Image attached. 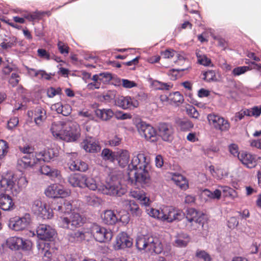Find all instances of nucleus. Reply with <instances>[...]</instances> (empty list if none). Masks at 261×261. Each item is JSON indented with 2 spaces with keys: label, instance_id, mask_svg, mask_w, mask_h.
<instances>
[{
  "label": "nucleus",
  "instance_id": "7c9ffc66",
  "mask_svg": "<svg viewBox=\"0 0 261 261\" xmlns=\"http://www.w3.org/2000/svg\"><path fill=\"white\" fill-rule=\"evenodd\" d=\"M40 172L42 174L46 175L51 179L59 178L60 172L56 169L51 168L48 165H43L40 168Z\"/></svg>",
  "mask_w": 261,
  "mask_h": 261
},
{
  "label": "nucleus",
  "instance_id": "680f3d73",
  "mask_svg": "<svg viewBox=\"0 0 261 261\" xmlns=\"http://www.w3.org/2000/svg\"><path fill=\"white\" fill-rule=\"evenodd\" d=\"M58 47L60 52L62 54L67 55L69 53V47L65 45L63 42L59 41Z\"/></svg>",
  "mask_w": 261,
  "mask_h": 261
},
{
  "label": "nucleus",
  "instance_id": "3c124183",
  "mask_svg": "<svg viewBox=\"0 0 261 261\" xmlns=\"http://www.w3.org/2000/svg\"><path fill=\"white\" fill-rule=\"evenodd\" d=\"M112 79V75L108 72H103L99 74V81L104 84L108 83Z\"/></svg>",
  "mask_w": 261,
  "mask_h": 261
},
{
  "label": "nucleus",
  "instance_id": "9b49d317",
  "mask_svg": "<svg viewBox=\"0 0 261 261\" xmlns=\"http://www.w3.org/2000/svg\"><path fill=\"white\" fill-rule=\"evenodd\" d=\"M7 245L11 250H29L31 248L32 242L28 240H23L20 237H14L7 240Z\"/></svg>",
  "mask_w": 261,
  "mask_h": 261
},
{
  "label": "nucleus",
  "instance_id": "864d4df0",
  "mask_svg": "<svg viewBox=\"0 0 261 261\" xmlns=\"http://www.w3.org/2000/svg\"><path fill=\"white\" fill-rule=\"evenodd\" d=\"M85 187H87L92 190H95L97 188L96 181L94 179L92 178H87L86 177Z\"/></svg>",
  "mask_w": 261,
  "mask_h": 261
},
{
  "label": "nucleus",
  "instance_id": "2eb2a0df",
  "mask_svg": "<svg viewBox=\"0 0 261 261\" xmlns=\"http://www.w3.org/2000/svg\"><path fill=\"white\" fill-rule=\"evenodd\" d=\"M133 245V240L126 233L122 232L117 237L114 247L116 250L129 248Z\"/></svg>",
  "mask_w": 261,
  "mask_h": 261
},
{
  "label": "nucleus",
  "instance_id": "6ab92c4d",
  "mask_svg": "<svg viewBox=\"0 0 261 261\" xmlns=\"http://www.w3.org/2000/svg\"><path fill=\"white\" fill-rule=\"evenodd\" d=\"M54 210L59 213L69 214L73 212L72 203L70 201L61 199L53 207Z\"/></svg>",
  "mask_w": 261,
  "mask_h": 261
},
{
  "label": "nucleus",
  "instance_id": "cd10ccee",
  "mask_svg": "<svg viewBox=\"0 0 261 261\" xmlns=\"http://www.w3.org/2000/svg\"><path fill=\"white\" fill-rule=\"evenodd\" d=\"M113 237V233L111 229L105 227H99V242L109 243Z\"/></svg>",
  "mask_w": 261,
  "mask_h": 261
},
{
  "label": "nucleus",
  "instance_id": "603ef678",
  "mask_svg": "<svg viewBox=\"0 0 261 261\" xmlns=\"http://www.w3.org/2000/svg\"><path fill=\"white\" fill-rule=\"evenodd\" d=\"M61 88H58L55 89L54 87H50L47 90V95L49 98H53L57 95H60L61 94Z\"/></svg>",
  "mask_w": 261,
  "mask_h": 261
},
{
  "label": "nucleus",
  "instance_id": "c9c22d12",
  "mask_svg": "<svg viewBox=\"0 0 261 261\" xmlns=\"http://www.w3.org/2000/svg\"><path fill=\"white\" fill-rule=\"evenodd\" d=\"M97 144L92 138L87 139L83 142V148L89 152H95L97 150Z\"/></svg>",
  "mask_w": 261,
  "mask_h": 261
},
{
  "label": "nucleus",
  "instance_id": "c85d7f7f",
  "mask_svg": "<svg viewBox=\"0 0 261 261\" xmlns=\"http://www.w3.org/2000/svg\"><path fill=\"white\" fill-rule=\"evenodd\" d=\"M69 168L71 171L85 172L88 169V165L80 160L70 161L68 163Z\"/></svg>",
  "mask_w": 261,
  "mask_h": 261
},
{
  "label": "nucleus",
  "instance_id": "0eeeda50",
  "mask_svg": "<svg viewBox=\"0 0 261 261\" xmlns=\"http://www.w3.org/2000/svg\"><path fill=\"white\" fill-rule=\"evenodd\" d=\"M136 126L139 134L146 140L151 142L158 141L157 132L151 125L140 120L136 122Z\"/></svg>",
  "mask_w": 261,
  "mask_h": 261
},
{
  "label": "nucleus",
  "instance_id": "a878e982",
  "mask_svg": "<svg viewBox=\"0 0 261 261\" xmlns=\"http://www.w3.org/2000/svg\"><path fill=\"white\" fill-rule=\"evenodd\" d=\"M191 241V238L189 234L181 232L175 236L173 245L177 247H185Z\"/></svg>",
  "mask_w": 261,
  "mask_h": 261
},
{
  "label": "nucleus",
  "instance_id": "aec40b11",
  "mask_svg": "<svg viewBox=\"0 0 261 261\" xmlns=\"http://www.w3.org/2000/svg\"><path fill=\"white\" fill-rule=\"evenodd\" d=\"M130 196L139 200L141 204L145 206H149L151 201L146 193L143 190L136 189L130 192Z\"/></svg>",
  "mask_w": 261,
  "mask_h": 261
},
{
  "label": "nucleus",
  "instance_id": "338daca9",
  "mask_svg": "<svg viewBox=\"0 0 261 261\" xmlns=\"http://www.w3.org/2000/svg\"><path fill=\"white\" fill-rule=\"evenodd\" d=\"M19 120L17 117H14L11 118L8 122V128L12 129L15 127L18 124Z\"/></svg>",
  "mask_w": 261,
  "mask_h": 261
},
{
  "label": "nucleus",
  "instance_id": "4d7b16f0",
  "mask_svg": "<svg viewBox=\"0 0 261 261\" xmlns=\"http://www.w3.org/2000/svg\"><path fill=\"white\" fill-rule=\"evenodd\" d=\"M196 256L200 259H203L204 261H211L212 257L204 251H200L197 252L196 253Z\"/></svg>",
  "mask_w": 261,
  "mask_h": 261
},
{
  "label": "nucleus",
  "instance_id": "a18cd8bd",
  "mask_svg": "<svg viewBox=\"0 0 261 261\" xmlns=\"http://www.w3.org/2000/svg\"><path fill=\"white\" fill-rule=\"evenodd\" d=\"M151 81L152 86L156 89L158 90H169L171 86L167 83H162L158 81Z\"/></svg>",
  "mask_w": 261,
  "mask_h": 261
},
{
  "label": "nucleus",
  "instance_id": "774afa93",
  "mask_svg": "<svg viewBox=\"0 0 261 261\" xmlns=\"http://www.w3.org/2000/svg\"><path fill=\"white\" fill-rule=\"evenodd\" d=\"M161 54L165 58H170L174 57L175 55L176 56L178 55V54L173 49H167L164 51H162Z\"/></svg>",
  "mask_w": 261,
  "mask_h": 261
},
{
  "label": "nucleus",
  "instance_id": "473e14b6",
  "mask_svg": "<svg viewBox=\"0 0 261 261\" xmlns=\"http://www.w3.org/2000/svg\"><path fill=\"white\" fill-rule=\"evenodd\" d=\"M43 247L40 250V253L43 255V259L44 261H50L53 257L54 250L49 247L50 244L44 243Z\"/></svg>",
  "mask_w": 261,
  "mask_h": 261
},
{
  "label": "nucleus",
  "instance_id": "e433bc0d",
  "mask_svg": "<svg viewBox=\"0 0 261 261\" xmlns=\"http://www.w3.org/2000/svg\"><path fill=\"white\" fill-rule=\"evenodd\" d=\"M170 217L168 218L169 222L171 223L175 220H180L184 217V213L180 210L172 207Z\"/></svg>",
  "mask_w": 261,
  "mask_h": 261
},
{
  "label": "nucleus",
  "instance_id": "a211bd4d",
  "mask_svg": "<svg viewBox=\"0 0 261 261\" xmlns=\"http://www.w3.org/2000/svg\"><path fill=\"white\" fill-rule=\"evenodd\" d=\"M238 159L244 166L248 168H254L257 164L255 157L246 152H241L240 154H238Z\"/></svg>",
  "mask_w": 261,
  "mask_h": 261
},
{
  "label": "nucleus",
  "instance_id": "72a5a7b5",
  "mask_svg": "<svg viewBox=\"0 0 261 261\" xmlns=\"http://www.w3.org/2000/svg\"><path fill=\"white\" fill-rule=\"evenodd\" d=\"M54 107L58 113L62 114L65 116L69 115L72 111L70 106L67 104L63 105L61 103H57Z\"/></svg>",
  "mask_w": 261,
  "mask_h": 261
},
{
  "label": "nucleus",
  "instance_id": "bf43d9fd",
  "mask_svg": "<svg viewBox=\"0 0 261 261\" xmlns=\"http://www.w3.org/2000/svg\"><path fill=\"white\" fill-rule=\"evenodd\" d=\"M146 212L150 216L160 219L161 211L159 210L149 207L146 209Z\"/></svg>",
  "mask_w": 261,
  "mask_h": 261
},
{
  "label": "nucleus",
  "instance_id": "f704fd0d",
  "mask_svg": "<svg viewBox=\"0 0 261 261\" xmlns=\"http://www.w3.org/2000/svg\"><path fill=\"white\" fill-rule=\"evenodd\" d=\"M130 97L119 96L115 99V105L123 109L130 108Z\"/></svg>",
  "mask_w": 261,
  "mask_h": 261
},
{
  "label": "nucleus",
  "instance_id": "8fccbe9b",
  "mask_svg": "<svg viewBox=\"0 0 261 261\" xmlns=\"http://www.w3.org/2000/svg\"><path fill=\"white\" fill-rule=\"evenodd\" d=\"M136 245L137 248L140 250L146 249V237H141L137 238Z\"/></svg>",
  "mask_w": 261,
  "mask_h": 261
},
{
  "label": "nucleus",
  "instance_id": "49530a36",
  "mask_svg": "<svg viewBox=\"0 0 261 261\" xmlns=\"http://www.w3.org/2000/svg\"><path fill=\"white\" fill-rule=\"evenodd\" d=\"M177 124L181 130H186L193 127V123L187 120L179 119L177 121Z\"/></svg>",
  "mask_w": 261,
  "mask_h": 261
},
{
  "label": "nucleus",
  "instance_id": "de8ad7c7",
  "mask_svg": "<svg viewBox=\"0 0 261 261\" xmlns=\"http://www.w3.org/2000/svg\"><path fill=\"white\" fill-rule=\"evenodd\" d=\"M172 206H166L161 211L160 220L169 222L168 218L170 217Z\"/></svg>",
  "mask_w": 261,
  "mask_h": 261
},
{
  "label": "nucleus",
  "instance_id": "c03bdc74",
  "mask_svg": "<svg viewBox=\"0 0 261 261\" xmlns=\"http://www.w3.org/2000/svg\"><path fill=\"white\" fill-rule=\"evenodd\" d=\"M8 144L4 140H0V160L3 161L8 151Z\"/></svg>",
  "mask_w": 261,
  "mask_h": 261
},
{
  "label": "nucleus",
  "instance_id": "2f4dec72",
  "mask_svg": "<svg viewBox=\"0 0 261 261\" xmlns=\"http://www.w3.org/2000/svg\"><path fill=\"white\" fill-rule=\"evenodd\" d=\"M16 44V38L14 36L8 37L3 38L0 42V46L4 49L11 48Z\"/></svg>",
  "mask_w": 261,
  "mask_h": 261
},
{
  "label": "nucleus",
  "instance_id": "412c9836",
  "mask_svg": "<svg viewBox=\"0 0 261 261\" xmlns=\"http://www.w3.org/2000/svg\"><path fill=\"white\" fill-rule=\"evenodd\" d=\"M15 205L10 195L6 194L0 195V208L4 211H10L14 208Z\"/></svg>",
  "mask_w": 261,
  "mask_h": 261
},
{
  "label": "nucleus",
  "instance_id": "393cba45",
  "mask_svg": "<svg viewBox=\"0 0 261 261\" xmlns=\"http://www.w3.org/2000/svg\"><path fill=\"white\" fill-rule=\"evenodd\" d=\"M121 202L124 204L129 205V212L133 217H141L142 211L140 208L139 205L135 201L127 199H121Z\"/></svg>",
  "mask_w": 261,
  "mask_h": 261
},
{
  "label": "nucleus",
  "instance_id": "f3484780",
  "mask_svg": "<svg viewBox=\"0 0 261 261\" xmlns=\"http://www.w3.org/2000/svg\"><path fill=\"white\" fill-rule=\"evenodd\" d=\"M126 219L124 221H123L122 218L118 219L117 216H116L114 212L112 210L105 211L101 215V218L103 222L109 225L115 224L119 220L122 221L123 223H127L128 221V217L126 216Z\"/></svg>",
  "mask_w": 261,
  "mask_h": 261
},
{
  "label": "nucleus",
  "instance_id": "7ed1b4c3",
  "mask_svg": "<svg viewBox=\"0 0 261 261\" xmlns=\"http://www.w3.org/2000/svg\"><path fill=\"white\" fill-rule=\"evenodd\" d=\"M27 185L28 180L22 174L19 177L7 175L3 176L0 180V190L2 192L9 191L13 195L17 196Z\"/></svg>",
  "mask_w": 261,
  "mask_h": 261
},
{
  "label": "nucleus",
  "instance_id": "20e7f679",
  "mask_svg": "<svg viewBox=\"0 0 261 261\" xmlns=\"http://www.w3.org/2000/svg\"><path fill=\"white\" fill-rule=\"evenodd\" d=\"M20 152L23 154L21 158L18 160V164L24 168L33 167L36 164L35 158L36 153L35 149L31 145H25L19 147Z\"/></svg>",
  "mask_w": 261,
  "mask_h": 261
},
{
  "label": "nucleus",
  "instance_id": "5701e85b",
  "mask_svg": "<svg viewBox=\"0 0 261 261\" xmlns=\"http://www.w3.org/2000/svg\"><path fill=\"white\" fill-rule=\"evenodd\" d=\"M69 184L73 187H85L86 176L82 174H71L68 179Z\"/></svg>",
  "mask_w": 261,
  "mask_h": 261
},
{
  "label": "nucleus",
  "instance_id": "79ce46f5",
  "mask_svg": "<svg viewBox=\"0 0 261 261\" xmlns=\"http://www.w3.org/2000/svg\"><path fill=\"white\" fill-rule=\"evenodd\" d=\"M200 215H201L199 214L195 209L190 208L187 210L186 219L187 221V222H189L190 221H192L194 219H195Z\"/></svg>",
  "mask_w": 261,
  "mask_h": 261
},
{
  "label": "nucleus",
  "instance_id": "0e129e2a",
  "mask_svg": "<svg viewBox=\"0 0 261 261\" xmlns=\"http://www.w3.org/2000/svg\"><path fill=\"white\" fill-rule=\"evenodd\" d=\"M197 57L198 58V62L200 64L204 66H208L211 63V60L207 58L205 56H200L197 54Z\"/></svg>",
  "mask_w": 261,
  "mask_h": 261
},
{
  "label": "nucleus",
  "instance_id": "052dcab7",
  "mask_svg": "<svg viewBox=\"0 0 261 261\" xmlns=\"http://www.w3.org/2000/svg\"><path fill=\"white\" fill-rule=\"evenodd\" d=\"M45 12H42L38 11L33 13H30V15L28 17L29 18V21H33L36 19H40L41 16Z\"/></svg>",
  "mask_w": 261,
  "mask_h": 261
},
{
  "label": "nucleus",
  "instance_id": "69168bd1",
  "mask_svg": "<svg viewBox=\"0 0 261 261\" xmlns=\"http://www.w3.org/2000/svg\"><path fill=\"white\" fill-rule=\"evenodd\" d=\"M37 53L39 57L46 60H50V57L49 54L44 49H38Z\"/></svg>",
  "mask_w": 261,
  "mask_h": 261
},
{
  "label": "nucleus",
  "instance_id": "5fc2aeb1",
  "mask_svg": "<svg viewBox=\"0 0 261 261\" xmlns=\"http://www.w3.org/2000/svg\"><path fill=\"white\" fill-rule=\"evenodd\" d=\"M170 96L175 103H182L184 101V97L179 92H173Z\"/></svg>",
  "mask_w": 261,
  "mask_h": 261
},
{
  "label": "nucleus",
  "instance_id": "39448f33",
  "mask_svg": "<svg viewBox=\"0 0 261 261\" xmlns=\"http://www.w3.org/2000/svg\"><path fill=\"white\" fill-rule=\"evenodd\" d=\"M60 221L62 227L74 230L82 226L85 219L79 213L76 212L75 210H73L69 217H61Z\"/></svg>",
  "mask_w": 261,
  "mask_h": 261
},
{
  "label": "nucleus",
  "instance_id": "13d9d810",
  "mask_svg": "<svg viewBox=\"0 0 261 261\" xmlns=\"http://www.w3.org/2000/svg\"><path fill=\"white\" fill-rule=\"evenodd\" d=\"M19 80V75L16 73H12L9 80V82L14 87L16 86L18 84Z\"/></svg>",
  "mask_w": 261,
  "mask_h": 261
},
{
  "label": "nucleus",
  "instance_id": "bb28decb",
  "mask_svg": "<svg viewBox=\"0 0 261 261\" xmlns=\"http://www.w3.org/2000/svg\"><path fill=\"white\" fill-rule=\"evenodd\" d=\"M97 111L98 105L97 103H94L91 106L90 109L80 111L79 112V115L86 117L90 120H93L98 115Z\"/></svg>",
  "mask_w": 261,
  "mask_h": 261
},
{
  "label": "nucleus",
  "instance_id": "c756f323",
  "mask_svg": "<svg viewBox=\"0 0 261 261\" xmlns=\"http://www.w3.org/2000/svg\"><path fill=\"white\" fill-rule=\"evenodd\" d=\"M54 157V153L52 149L41 151L36 154V164L40 161L49 162Z\"/></svg>",
  "mask_w": 261,
  "mask_h": 261
},
{
  "label": "nucleus",
  "instance_id": "9d476101",
  "mask_svg": "<svg viewBox=\"0 0 261 261\" xmlns=\"http://www.w3.org/2000/svg\"><path fill=\"white\" fill-rule=\"evenodd\" d=\"M156 132L158 139L160 137L164 141L171 142L174 139V128L170 123H159Z\"/></svg>",
  "mask_w": 261,
  "mask_h": 261
},
{
  "label": "nucleus",
  "instance_id": "4468645a",
  "mask_svg": "<svg viewBox=\"0 0 261 261\" xmlns=\"http://www.w3.org/2000/svg\"><path fill=\"white\" fill-rule=\"evenodd\" d=\"M45 194L50 198H63L69 195V192L60 185L53 184L45 190Z\"/></svg>",
  "mask_w": 261,
  "mask_h": 261
},
{
  "label": "nucleus",
  "instance_id": "f03ea898",
  "mask_svg": "<svg viewBox=\"0 0 261 261\" xmlns=\"http://www.w3.org/2000/svg\"><path fill=\"white\" fill-rule=\"evenodd\" d=\"M50 130L55 138L66 142L75 141L79 137L78 125L70 122H54L51 124Z\"/></svg>",
  "mask_w": 261,
  "mask_h": 261
},
{
  "label": "nucleus",
  "instance_id": "1a4fd4ad",
  "mask_svg": "<svg viewBox=\"0 0 261 261\" xmlns=\"http://www.w3.org/2000/svg\"><path fill=\"white\" fill-rule=\"evenodd\" d=\"M32 211L43 219H49L53 217V210L39 199L35 200L32 203Z\"/></svg>",
  "mask_w": 261,
  "mask_h": 261
},
{
  "label": "nucleus",
  "instance_id": "a19ab883",
  "mask_svg": "<svg viewBox=\"0 0 261 261\" xmlns=\"http://www.w3.org/2000/svg\"><path fill=\"white\" fill-rule=\"evenodd\" d=\"M69 239L71 241H74L75 240L80 241L85 239V233L83 231L78 230L76 232L71 233L69 234Z\"/></svg>",
  "mask_w": 261,
  "mask_h": 261
},
{
  "label": "nucleus",
  "instance_id": "ea45409f",
  "mask_svg": "<svg viewBox=\"0 0 261 261\" xmlns=\"http://www.w3.org/2000/svg\"><path fill=\"white\" fill-rule=\"evenodd\" d=\"M99 111H100L99 118L103 121L109 120L114 116L113 111L110 109L99 110Z\"/></svg>",
  "mask_w": 261,
  "mask_h": 261
},
{
  "label": "nucleus",
  "instance_id": "e2e57ef3",
  "mask_svg": "<svg viewBox=\"0 0 261 261\" xmlns=\"http://www.w3.org/2000/svg\"><path fill=\"white\" fill-rule=\"evenodd\" d=\"M203 79L208 82L214 81L216 78L215 73L213 70H209L204 73Z\"/></svg>",
  "mask_w": 261,
  "mask_h": 261
},
{
  "label": "nucleus",
  "instance_id": "4be33fe9",
  "mask_svg": "<svg viewBox=\"0 0 261 261\" xmlns=\"http://www.w3.org/2000/svg\"><path fill=\"white\" fill-rule=\"evenodd\" d=\"M46 118V111L43 108L38 107L34 110V120L35 124L38 126H42Z\"/></svg>",
  "mask_w": 261,
  "mask_h": 261
},
{
  "label": "nucleus",
  "instance_id": "dca6fc26",
  "mask_svg": "<svg viewBox=\"0 0 261 261\" xmlns=\"http://www.w3.org/2000/svg\"><path fill=\"white\" fill-rule=\"evenodd\" d=\"M146 250L150 252L159 254L162 252V245L158 238L152 236L146 237Z\"/></svg>",
  "mask_w": 261,
  "mask_h": 261
},
{
  "label": "nucleus",
  "instance_id": "4c0bfd02",
  "mask_svg": "<svg viewBox=\"0 0 261 261\" xmlns=\"http://www.w3.org/2000/svg\"><path fill=\"white\" fill-rule=\"evenodd\" d=\"M101 156L102 160L106 161H108L111 162H114L116 159V152H113L110 149L105 148L102 150Z\"/></svg>",
  "mask_w": 261,
  "mask_h": 261
},
{
  "label": "nucleus",
  "instance_id": "423d86ee",
  "mask_svg": "<svg viewBox=\"0 0 261 261\" xmlns=\"http://www.w3.org/2000/svg\"><path fill=\"white\" fill-rule=\"evenodd\" d=\"M110 181L107 189L109 192L118 196H121L125 193V189L120 187L121 179L123 177V173L121 171H114L109 175Z\"/></svg>",
  "mask_w": 261,
  "mask_h": 261
},
{
  "label": "nucleus",
  "instance_id": "37998d69",
  "mask_svg": "<svg viewBox=\"0 0 261 261\" xmlns=\"http://www.w3.org/2000/svg\"><path fill=\"white\" fill-rule=\"evenodd\" d=\"M116 94V92L115 91H108L103 95L102 97L99 96V100L106 102H110L111 100L115 98Z\"/></svg>",
  "mask_w": 261,
  "mask_h": 261
},
{
  "label": "nucleus",
  "instance_id": "6e6d98bb",
  "mask_svg": "<svg viewBox=\"0 0 261 261\" xmlns=\"http://www.w3.org/2000/svg\"><path fill=\"white\" fill-rule=\"evenodd\" d=\"M187 112L190 116L194 118L198 119L199 116V114L197 110L192 106H190L187 108Z\"/></svg>",
  "mask_w": 261,
  "mask_h": 261
},
{
  "label": "nucleus",
  "instance_id": "f257e3e1",
  "mask_svg": "<svg viewBox=\"0 0 261 261\" xmlns=\"http://www.w3.org/2000/svg\"><path fill=\"white\" fill-rule=\"evenodd\" d=\"M119 165L124 168L128 165V170H135V185H140L142 187L147 186L150 182L149 160L143 153H139L134 156L128 164L129 153L126 150L116 152V159Z\"/></svg>",
  "mask_w": 261,
  "mask_h": 261
},
{
  "label": "nucleus",
  "instance_id": "b1692460",
  "mask_svg": "<svg viewBox=\"0 0 261 261\" xmlns=\"http://www.w3.org/2000/svg\"><path fill=\"white\" fill-rule=\"evenodd\" d=\"M206 220L203 215H201L195 219L186 223L188 228L190 230H196L200 228L204 229Z\"/></svg>",
  "mask_w": 261,
  "mask_h": 261
},
{
  "label": "nucleus",
  "instance_id": "f8f14e48",
  "mask_svg": "<svg viewBox=\"0 0 261 261\" xmlns=\"http://www.w3.org/2000/svg\"><path fill=\"white\" fill-rule=\"evenodd\" d=\"M207 118L210 124L217 129L226 131L230 127L228 122L219 115L210 114L207 115Z\"/></svg>",
  "mask_w": 261,
  "mask_h": 261
},
{
  "label": "nucleus",
  "instance_id": "6e6552de",
  "mask_svg": "<svg viewBox=\"0 0 261 261\" xmlns=\"http://www.w3.org/2000/svg\"><path fill=\"white\" fill-rule=\"evenodd\" d=\"M31 221V215L25 213L21 217H15L10 219L9 227L15 231H20L26 228Z\"/></svg>",
  "mask_w": 261,
  "mask_h": 261
},
{
  "label": "nucleus",
  "instance_id": "58836bf2",
  "mask_svg": "<svg viewBox=\"0 0 261 261\" xmlns=\"http://www.w3.org/2000/svg\"><path fill=\"white\" fill-rule=\"evenodd\" d=\"M221 192L220 190L216 189L213 192L207 189H205L202 192V195L207 196L211 199H219L221 197Z\"/></svg>",
  "mask_w": 261,
  "mask_h": 261
},
{
  "label": "nucleus",
  "instance_id": "09e8293b",
  "mask_svg": "<svg viewBox=\"0 0 261 261\" xmlns=\"http://www.w3.org/2000/svg\"><path fill=\"white\" fill-rule=\"evenodd\" d=\"M252 69L249 66H239L234 68L232 71V74L233 76H239L245 73L246 71Z\"/></svg>",
  "mask_w": 261,
  "mask_h": 261
},
{
  "label": "nucleus",
  "instance_id": "ddd939ff",
  "mask_svg": "<svg viewBox=\"0 0 261 261\" xmlns=\"http://www.w3.org/2000/svg\"><path fill=\"white\" fill-rule=\"evenodd\" d=\"M38 237L42 240L51 241L56 234V230L46 224H40L36 228Z\"/></svg>",
  "mask_w": 261,
  "mask_h": 261
}]
</instances>
